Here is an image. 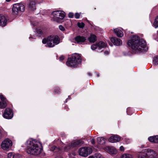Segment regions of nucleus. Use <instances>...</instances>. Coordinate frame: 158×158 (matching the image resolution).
<instances>
[{"label": "nucleus", "instance_id": "6e6552de", "mask_svg": "<svg viewBox=\"0 0 158 158\" xmlns=\"http://www.w3.org/2000/svg\"><path fill=\"white\" fill-rule=\"evenodd\" d=\"M25 9V6L22 4L17 3L13 5L12 8L13 13L15 15L18 14L20 11H23Z\"/></svg>", "mask_w": 158, "mask_h": 158}, {"label": "nucleus", "instance_id": "7ed1b4c3", "mask_svg": "<svg viewBox=\"0 0 158 158\" xmlns=\"http://www.w3.org/2000/svg\"><path fill=\"white\" fill-rule=\"evenodd\" d=\"M81 62V59L80 55L75 54H73L71 58H68L66 64L69 67H75Z\"/></svg>", "mask_w": 158, "mask_h": 158}, {"label": "nucleus", "instance_id": "2eb2a0df", "mask_svg": "<svg viewBox=\"0 0 158 158\" xmlns=\"http://www.w3.org/2000/svg\"><path fill=\"white\" fill-rule=\"evenodd\" d=\"M105 150L107 151V152L110 154H114L117 153V151L116 149L114 147L107 146L105 148Z\"/></svg>", "mask_w": 158, "mask_h": 158}, {"label": "nucleus", "instance_id": "f704fd0d", "mask_svg": "<svg viewBox=\"0 0 158 158\" xmlns=\"http://www.w3.org/2000/svg\"><path fill=\"white\" fill-rule=\"evenodd\" d=\"M0 98L2 100V101L5 100L6 101V98H5L3 95L2 94L0 95Z\"/></svg>", "mask_w": 158, "mask_h": 158}, {"label": "nucleus", "instance_id": "0eeeda50", "mask_svg": "<svg viewBox=\"0 0 158 158\" xmlns=\"http://www.w3.org/2000/svg\"><path fill=\"white\" fill-rule=\"evenodd\" d=\"M78 152L80 156L85 157L92 153V150L89 147H82L79 149Z\"/></svg>", "mask_w": 158, "mask_h": 158}, {"label": "nucleus", "instance_id": "c03bdc74", "mask_svg": "<svg viewBox=\"0 0 158 158\" xmlns=\"http://www.w3.org/2000/svg\"><path fill=\"white\" fill-rule=\"evenodd\" d=\"M105 54L107 55L109 54V52L108 51H106L104 52Z\"/></svg>", "mask_w": 158, "mask_h": 158}, {"label": "nucleus", "instance_id": "de8ad7c7", "mask_svg": "<svg viewBox=\"0 0 158 158\" xmlns=\"http://www.w3.org/2000/svg\"><path fill=\"white\" fill-rule=\"evenodd\" d=\"M6 1L7 2H9L11 1V0H6Z\"/></svg>", "mask_w": 158, "mask_h": 158}, {"label": "nucleus", "instance_id": "4468645a", "mask_svg": "<svg viewBox=\"0 0 158 158\" xmlns=\"http://www.w3.org/2000/svg\"><path fill=\"white\" fill-rule=\"evenodd\" d=\"M120 138L118 135H114L111 136L109 139L108 140L111 143H115L120 140Z\"/></svg>", "mask_w": 158, "mask_h": 158}, {"label": "nucleus", "instance_id": "cd10ccee", "mask_svg": "<svg viewBox=\"0 0 158 158\" xmlns=\"http://www.w3.org/2000/svg\"><path fill=\"white\" fill-rule=\"evenodd\" d=\"M153 63L155 65L158 64V56H156L154 58Z\"/></svg>", "mask_w": 158, "mask_h": 158}, {"label": "nucleus", "instance_id": "e433bc0d", "mask_svg": "<svg viewBox=\"0 0 158 158\" xmlns=\"http://www.w3.org/2000/svg\"><path fill=\"white\" fill-rule=\"evenodd\" d=\"M80 16V14L79 13H76L75 15V18L76 19H78L79 18Z\"/></svg>", "mask_w": 158, "mask_h": 158}, {"label": "nucleus", "instance_id": "dca6fc26", "mask_svg": "<svg viewBox=\"0 0 158 158\" xmlns=\"http://www.w3.org/2000/svg\"><path fill=\"white\" fill-rule=\"evenodd\" d=\"M28 6L30 9L34 10L36 9V2L33 0H28Z\"/></svg>", "mask_w": 158, "mask_h": 158}, {"label": "nucleus", "instance_id": "473e14b6", "mask_svg": "<svg viewBox=\"0 0 158 158\" xmlns=\"http://www.w3.org/2000/svg\"><path fill=\"white\" fill-rule=\"evenodd\" d=\"M154 143H156L158 142V135L154 136Z\"/></svg>", "mask_w": 158, "mask_h": 158}, {"label": "nucleus", "instance_id": "412c9836", "mask_svg": "<svg viewBox=\"0 0 158 158\" xmlns=\"http://www.w3.org/2000/svg\"><path fill=\"white\" fill-rule=\"evenodd\" d=\"M98 49H101L102 48L105 47L106 46V44L104 42L101 41L98 43Z\"/></svg>", "mask_w": 158, "mask_h": 158}, {"label": "nucleus", "instance_id": "a19ab883", "mask_svg": "<svg viewBox=\"0 0 158 158\" xmlns=\"http://www.w3.org/2000/svg\"><path fill=\"white\" fill-rule=\"evenodd\" d=\"M125 141L127 144L131 142L130 139H125Z\"/></svg>", "mask_w": 158, "mask_h": 158}, {"label": "nucleus", "instance_id": "4c0bfd02", "mask_svg": "<svg viewBox=\"0 0 158 158\" xmlns=\"http://www.w3.org/2000/svg\"><path fill=\"white\" fill-rule=\"evenodd\" d=\"M59 28L60 30L62 31H63L65 30V28L64 27H63L62 25H60L59 26Z\"/></svg>", "mask_w": 158, "mask_h": 158}, {"label": "nucleus", "instance_id": "72a5a7b5", "mask_svg": "<svg viewBox=\"0 0 158 158\" xmlns=\"http://www.w3.org/2000/svg\"><path fill=\"white\" fill-rule=\"evenodd\" d=\"M154 136H150L148 138V139L149 141L151 142L154 143Z\"/></svg>", "mask_w": 158, "mask_h": 158}, {"label": "nucleus", "instance_id": "bb28decb", "mask_svg": "<svg viewBox=\"0 0 158 158\" xmlns=\"http://www.w3.org/2000/svg\"><path fill=\"white\" fill-rule=\"evenodd\" d=\"M75 142L77 147L81 146L84 143L83 142L80 140H77L75 141Z\"/></svg>", "mask_w": 158, "mask_h": 158}, {"label": "nucleus", "instance_id": "4be33fe9", "mask_svg": "<svg viewBox=\"0 0 158 158\" xmlns=\"http://www.w3.org/2000/svg\"><path fill=\"white\" fill-rule=\"evenodd\" d=\"M88 158H105L100 154L97 153L95 154L94 156H90Z\"/></svg>", "mask_w": 158, "mask_h": 158}, {"label": "nucleus", "instance_id": "b1692460", "mask_svg": "<svg viewBox=\"0 0 158 158\" xmlns=\"http://www.w3.org/2000/svg\"><path fill=\"white\" fill-rule=\"evenodd\" d=\"M153 25L156 28L158 27V15L156 17L153 23Z\"/></svg>", "mask_w": 158, "mask_h": 158}, {"label": "nucleus", "instance_id": "ddd939ff", "mask_svg": "<svg viewBox=\"0 0 158 158\" xmlns=\"http://www.w3.org/2000/svg\"><path fill=\"white\" fill-rule=\"evenodd\" d=\"M111 41L116 46H120L122 44V41L121 39L116 37L111 38Z\"/></svg>", "mask_w": 158, "mask_h": 158}, {"label": "nucleus", "instance_id": "09e8293b", "mask_svg": "<svg viewBox=\"0 0 158 158\" xmlns=\"http://www.w3.org/2000/svg\"><path fill=\"white\" fill-rule=\"evenodd\" d=\"M56 158H62L61 157H59L58 156H57V157H56Z\"/></svg>", "mask_w": 158, "mask_h": 158}, {"label": "nucleus", "instance_id": "c756f323", "mask_svg": "<svg viewBox=\"0 0 158 158\" xmlns=\"http://www.w3.org/2000/svg\"><path fill=\"white\" fill-rule=\"evenodd\" d=\"M91 48L93 50H94L97 48H98V43L96 44H93L91 46Z\"/></svg>", "mask_w": 158, "mask_h": 158}, {"label": "nucleus", "instance_id": "7c9ffc66", "mask_svg": "<svg viewBox=\"0 0 158 158\" xmlns=\"http://www.w3.org/2000/svg\"><path fill=\"white\" fill-rule=\"evenodd\" d=\"M14 154L13 153L10 152L8 154V158H14Z\"/></svg>", "mask_w": 158, "mask_h": 158}, {"label": "nucleus", "instance_id": "6ab92c4d", "mask_svg": "<svg viewBox=\"0 0 158 158\" xmlns=\"http://www.w3.org/2000/svg\"><path fill=\"white\" fill-rule=\"evenodd\" d=\"M88 40L90 43H94L97 40V37L94 35L91 34L88 38Z\"/></svg>", "mask_w": 158, "mask_h": 158}, {"label": "nucleus", "instance_id": "a18cd8bd", "mask_svg": "<svg viewBox=\"0 0 158 158\" xmlns=\"http://www.w3.org/2000/svg\"><path fill=\"white\" fill-rule=\"evenodd\" d=\"M88 75L89 76H91V75H92V74H91V73H88Z\"/></svg>", "mask_w": 158, "mask_h": 158}, {"label": "nucleus", "instance_id": "2f4dec72", "mask_svg": "<svg viewBox=\"0 0 158 158\" xmlns=\"http://www.w3.org/2000/svg\"><path fill=\"white\" fill-rule=\"evenodd\" d=\"M77 25L80 28H83L85 26V24L83 23H78Z\"/></svg>", "mask_w": 158, "mask_h": 158}, {"label": "nucleus", "instance_id": "ea45409f", "mask_svg": "<svg viewBox=\"0 0 158 158\" xmlns=\"http://www.w3.org/2000/svg\"><path fill=\"white\" fill-rule=\"evenodd\" d=\"M119 150L121 151H123L124 150V147L122 146H120L119 148Z\"/></svg>", "mask_w": 158, "mask_h": 158}, {"label": "nucleus", "instance_id": "49530a36", "mask_svg": "<svg viewBox=\"0 0 158 158\" xmlns=\"http://www.w3.org/2000/svg\"><path fill=\"white\" fill-rule=\"evenodd\" d=\"M97 77H98L99 76V73H98L97 74Z\"/></svg>", "mask_w": 158, "mask_h": 158}, {"label": "nucleus", "instance_id": "f3484780", "mask_svg": "<svg viewBox=\"0 0 158 158\" xmlns=\"http://www.w3.org/2000/svg\"><path fill=\"white\" fill-rule=\"evenodd\" d=\"M7 22V20L5 17L1 15H0V25L3 27L6 25Z\"/></svg>", "mask_w": 158, "mask_h": 158}, {"label": "nucleus", "instance_id": "9b49d317", "mask_svg": "<svg viewBox=\"0 0 158 158\" xmlns=\"http://www.w3.org/2000/svg\"><path fill=\"white\" fill-rule=\"evenodd\" d=\"M75 40L79 44H83L86 41V38L82 36L78 35L75 38Z\"/></svg>", "mask_w": 158, "mask_h": 158}, {"label": "nucleus", "instance_id": "79ce46f5", "mask_svg": "<svg viewBox=\"0 0 158 158\" xmlns=\"http://www.w3.org/2000/svg\"><path fill=\"white\" fill-rule=\"evenodd\" d=\"M91 143L92 144H94L95 143V140L94 139H92L91 140Z\"/></svg>", "mask_w": 158, "mask_h": 158}, {"label": "nucleus", "instance_id": "20e7f679", "mask_svg": "<svg viewBox=\"0 0 158 158\" xmlns=\"http://www.w3.org/2000/svg\"><path fill=\"white\" fill-rule=\"evenodd\" d=\"M60 42L59 37L57 36H50L47 38H44L42 40V43L47 44L49 47H52L58 44Z\"/></svg>", "mask_w": 158, "mask_h": 158}, {"label": "nucleus", "instance_id": "aec40b11", "mask_svg": "<svg viewBox=\"0 0 158 158\" xmlns=\"http://www.w3.org/2000/svg\"><path fill=\"white\" fill-rule=\"evenodd\" d=\"M97 141L98 143L101 145H104L105 143V139L103 137H98L97 139Z\"/></svg>", "mask_w": 158, "mask_h": 158}, {"label": "nucleus", "instance_id": "37998d69", "mask_svg": "<svg viewBox=\"0 0 158 158\" xmlns=\"http://www.w3.org/2000/svg\"><path fill=\"white\" fill-rule=\"evenodd\" d=\"M64 59V56H61L60 58V61H62Z\"/></svg>", "mask_w": 158, "mask_h": 158}, {"label": "nucleus", "instance_id": "1a4fd4ad", "mask_svg": "<svg viewBox=\"0 0 158 158\" xmlns=\"http://www.w3.org/2000/svg\"><path fill=\"white\" fill-rule=\"evenodd\" d=\"M12 141L9 139H6L2 142L1 147L3 150H7L12 146Z\"/></svg>", "mask_w": 158, "mask_h": 158}, {"label": "nucleus", "instance_id": "5701e85b", "mask_svg": "<svg viewBox=\"0 0 158 158\" xmlns=\"http://www.w3.org/2000/svg\"><path fill=\"white\" fill-rule=\"evenodd\" d=\"M6 102V101L5 100H3L0 102V108H4L6 107L7 104Z\"/></svg>", "mask_w": 158, "mask_h": 158}, {"label": "nucleus", "instance_id": "9d476101", "mask_svg": "<svg viewBox=\"0 0 158 158\" xmlns=\"http://www.w3.org/2000/svg\"><path fill=\"white\" fill-rule=\"evenodd\" d=\"M2 116L6 119H11L13 116V113L12 110L10 108H6L2 114Z\"/></svg>", "mask_w": 158, "mask_h": 158}, {"label": "nucleus", "instance_id": "f03ea898", "mask_svg": "<svg viewBox=\"0 0 158 158\" xmlns=\"http://www.w3.org/2000/svg\"><path fill=\"white\" fill-rule=\"evenodd\" d=\"M40 145V142L36 140L28 139L26 143L27 153L34 155L40 154L42 151Z\"/></svg>", "mask_w": 158, "mask_h": 158}, {"label": "nucleus", "instance_id": "c85d7f7f", "mask_svg": "<svg viewBox=\"0 0 158 158\" xmlns=\"http://www.w3.org/2000/svg\"><path fill=\"white\" fill-rule=\"evenodd\" d=\"M60 150V148H56V147L55 146H52L50 149V150L52 151H55L56 152V151Z\"/></svg>", "mask_w": 158, "mask_h": 158}, {"label": "nucleus", "instance_id": "8fccbe9b", "mask_svg": "<svg viewBox=\"0 0 158 158\" xmlns=\"http://www.w3.org/2000/svg\"><path fill=\"white\" fill-rule=\"evenodd\" d=\"M41 0V1H40V2H43V0Z\"/></svg>", "mask_w": 158, "mask_h": 158}, {"label": "nucleus", "instance_id": "c9c22d12", "mask_svg": "<svg viewBox=\"0 0 158 158\" xmlns=\"http://www.w3.org/2000/svg\"><path fill=\"white\" fill-rule=\"evenodd\" d=\"M59 92H60V89L58 87L56 88L54 90V93H58Z\"/></svg>", "mask_w": 158, "mask_h": 158}, {"label": "nucleus", "instance_id": "f8f14e48", "mask_svg": "<svg viewBox=\"0 0 158 158\" xmlns=\"http://www.w3.org/2000/svg\"><path fill=\"white\" fill-rule=\"evenodd\" d=\"M68 145L67 146H63L62 147L63 148H62V149L65 151L67 152L74 147H77L76 143L75 141L72 142L71 144L69 145L68 144Z\"/></svg>", "mask_w": 158, "mask_h": 158}, {"label": "nucleus", "instance_id": "58836bf2", "mask_svg": "<svg viewBox=\"0 0 158 158\" xmlns=\"http://www.w3.org/2000/svg\"><path fill=\"white\" fill-rule=\"evenodd\" d=\"M69 16L70 18H73L74 16V14L73 13L70 12L69 14Z\"/></svg>", "mask_w": 158, "mask_h": 158}, {"label": "nucleus", "instance_id": "f257e3e1", "mask_svg": "<svg viewBox=\"0 0 158 158\" xmlns=\"http://www.w3.org/2000/svg\"><path fill=\"white\" fill-rule=\"evenodd\" d=\"M128 46L136 52H143L146 48V43L144 40L140 39L139 36H133L129 40Z\"/></svg>", "mask_w": 158, "mask_h": 158}, {"label": "nucleus", "instance_id": "a878e982", "mask_svg": "<svg viewBox=\"0 0 158 158\" xmlns=\"http://www.w3.org/2000/svg\"><path fill=\"white\" fill-rule=\"evenodd\" d=\"M121 158H133V157L130 154H125L121 156Z\"/></svg>", "mask_w": 158, "mask_h": 158}, {"label": "nucleus", "instance_id": "a211bd4d", "mask_svg": "<svg viewBox=\"0 0 158 158\" xmlns=\"http://www.w3.org/2000/svg\"><path fill=\"white\" fill-rule=\"evenodd\" d=\"M115 33L119 37H122L123 35V31L120 29L117 28L114 30Z\"/></svg>", "mask_w": 158, "mask_h": 158}, {"label": "nucleus", "instance_id": "39448f33", "mask_svg": "<svg viewBox=\"0 0 158 158\" xmlns=\"http://www.w3.org/2000/svg\"><path fill=\"white\" fill-rule=\"evenodd\" d=\"M155 155L154 151L150 149H145L143 152L139 153L138 158H154Z\"/></svg>", "mask_w": 158, "mask_h": 158}, {"label": "nucleus", "instance_id": "393cba45", "mask_svg": "<svg viewBox=\"0 0 158 158\" xmlns=\"http://www.w3.org/2000/svg\"><path fill=\"white\" fill-rule=\"evenodd\" d=\"M38 34L41 35L44 32V30L42 28H38L36 30Z\"/></svg>", "mask_w": 158, "mask_h": 158}, {"label": "nucleus", "instance_id": "423d86ee", "mask_svg": "<svg viewBox=\"0 0 158 158\" xmlns=\"http://www.w3.org/2000/svg\"><path fill=\"white\" fill-rule=\"evenodd\" d=\"M52 15L53 16L54 21L57 22H60L65 16V13L61 10L53 11L52 13Z\"/></svg>", "mask_w": 158, "mask_h": 158}]
</instances>
